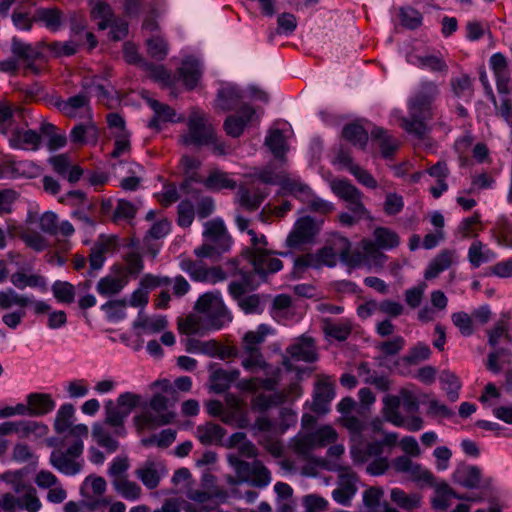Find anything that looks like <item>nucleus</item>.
<instances>
[{"label": "nucleus", "instance_id": "nucleus-63", "mask_svg": "<svg viewBox=\"0 0 512 512\" xmlns=\"http://www.w3.org/2000/svg\"><path fill=\"white\" fill-rule=\"evenodd\" d=\"M332 191L345 202L352 200L353 197L360 195V190L351 184L348 180L337 179L331 182Z\"/></svg>", "mask_w": 512, "mask_h": 512}, {"label": "nucleus", "instance_id": "nucleus-12", "mask_svg": "<svg viewBox=\"0 0 512 512\" xmlns=\"http://www.w3.org/2000/svg\"><path fill=\"white\" fill-rule=\"evenodd\" d=\"M188 131L180 137L184 145L206 146L214 142V129L208 125L204 116L193 111L187 122Z\"/></svg>", "mask_w": 512, "mask_h": 512}, {"label": "nucleus", "instance_id": "nucleus-55", "mask_svg": "<svg viewBox=\"0 0 512 512\" xmlns=\"http://www.w3.org/2000/svg\"><path fill=\"white\" fill-rule=\"evenodd\" d=\"M109 249L110 243L103 241L97 242L92 247L89 255L90 270L88 271V274L90 277H94L95 272L103 267L106 260L105 254L109 251Z\"/></svg>", "mask_w": 512, "mask_h": 512}, {"label": "nucleus", "instance_id": "nucleus-29", "mask_svg": "<svg viewBox=\"0 0 512 512\" xmlns=\"http://www.w3.org/2000/svg\"><path fill=\"white\" fill-rule=\"evenodd\" d=\"M147 103L154 112V116L148 122L149 128L159 131L162 124L175 122L176 112L172 107L155 99H148Z\"/></svg>", "mask_w": 512, "mask_h": 512}, {"label": "nucleus", "instance_id": "nucleus-37", "mask_svg": "<svg viewBox=\"0 0 512 512\" xmlns=\"http://www.w3.org/2000/svg\"><path fill=\"white\" fill-rule=\"evenodd\" d=\"M495 258V252L481 241L472 242L468 249V260L473 268H478L482 264L490 262Z\"/></svg>", "mask_w": 512, "mask_h": 512}, {"label": "nucleus", "instance_id": "nucleus-51", "mask_svg": "<svg viewBox=\"0 0 512 512\" xmlns=\"http://www.w3.org/2000/svg\"><path fill=\"white\" fill-rule=\"evenodd\" d=\"M10 281L18 289H25L26 287L46 289L47 286L45 277L38 274L27 275L19 271L11 275Z\"/></svg>", "mask_w": 512, "mask_h": 512}, {"label": "nucleus", "instance_id": "nucleus-14", "mask_svg": "<svg viewBox=\"0 0 512 512\" xmlns=\"http://www.w3.org/2000/svg\"><path fill=\"white\" fill-rule=\"evenodd\" d=\"M55 106L68 118H80L85 120L93 118L90 96L86 91H82L66 100H59L55 103Z\"/></svg>", "mask_w": 512, "mask_h": 512}, {"label": "nucleus", "instance_id": "nucleus-30", "mask_svg": "<svg viewBox=\"0 0 512 512\" xmlns=\"http://www.w3.org/2000/svg\"><path fill=\"white\" fill-rule=\"evenodd\" d=\"M286 351L295 361L311 363L317 358L314 342L309 337L302 336L297 342L290 345Z\"/></svg>", "mask_w": 512, "mask_h": 512}, {"label": "nucleus", "instance_id": "nucleus-26", "mask_svg": "<svg viewBox=\"0 0 512 512\" xmlns=\"http://www.w3.org/2000/svg\"><path fill=\"white\" fill-rule=\"evenodd\" d=\"M335 397L334 383L329 377L321 378L317 381L314 390L313 411L325 413L330 401Z\"/></svg>", "mask_w": 512, "mask_h": 512}, {"label": "nucleus", "instance_id": "nucleus-27", "mask_svg": "<svg viewBox=\"0 0 512 512\" xmlns=\"http://www.w3.org/2000/svg\"><path fill=\"white\" fill-rule=\"evenodd\" d=\"M28 416H43L52 412L56 406L52 396L48 393H30L26 397Z\"/></svg>", "mask_w": 512, "mask_h": 512}, {"label": "nucleus", "instance_id": "nucleus-9", "mask_svg": "<svg viewBox=\"0 0 512 512\" xmlns=\"http://www.w3.org/2000/svg\"><path fill=\"white\" fill-rule=\"evenodd\" d=\"M350 248V241L346 237L337 235L333 239L332 247L321 249L316 256L311 254L300 256L296 259L295 265L299 268H319L321 265L332 266L336 255L343 260H348Z\"/></svg>", "mask_w": 512, "mask_h": 512}, {"label": "nucleus", "instance_id": "nucleus-52", "mask_svg": "<svg viewBox=\"0 0 512 512\" xmlns=\"http://www.w3.org/2000/svg\"><path fill=\"white\" fill-rule=\"evenodd\" d=\"M323 331L326 336L338 341H344L351 333V324L348 321H332L325 319L323 322Z\"/></svg>", "mask_w": 512, "mask_h": 512}, {"label": "nucleus", "instance_id": "nucleus-41", "mask_svg": "<svg viewBox=\"0 0 512 512\" xmlns=\"http://www.w3.org/2000/svg\"><path fill=\"white\" fill-rule=\"evenodd\" d=\"M371 137L373 140L378 141L381 154L384 158L391 157L399 147L398 140L381 127H375L371 131Z\"/></svg>", "mask_w": 512, "mask_h": 512}, {"label": "nucleus", "instance_id": "nucleus-34", "mask_svg": "<svg viewBox=\"0 0 512 512\" xmlns=\"http://www.w3.org/2000/svg\"><path fill=\"white\" fill-rule=\"evenodd\" d=\"M240 371L238 369L224 370L216 369L210 375V387L216 393L225 392L238 377Z\"/></svg>", "mask_w": 512, "mask_h": 512}, {"label": "nucleus", "instance_id": "nucleus-60", "mask_svg": "<svg viewBox=\"0 0 512 512\" xmlns=\"http://www.w3.org/2000/svg\"><path fill=\"white\" fill-rule=\"evenodd\" d=\"M31 299L29 296L20 295L13 289L7 291H0V309H9L12 306L25 308L29 305Z\"/></svg>", "mask_w": 512, "mask_h": 512}, {"label": "nucleus", "instance_id": "nucleus-28", "mask_svg": "<svg viewBox=\"0 0 512 512\" xmlns=\"http://www.w3.org/2000/svg\"><path fill=\"white\" fill-rule=\"evenodd\" d=\"M457 261V255L454 250L444 249L441 250L428 264L424 273V278L427 280L434 279L440 273L449 269Z\"/></svg>", "mask_w": 512, "mask_h": 512}, {"label": "nucleus", "instance_id": "nucleus-22", "mask_svg": "<svg viewBox=\"0 0 512 512\" xmlns=\"http://www.w3.org/2000/svg\"><path fill=\"white\" fill-rule=\"evenodd\" d=\"M124 436L116 434V427H110L104 422H96L92 426V438L108 453H114L118 450L119 442L117 438Z\"/></svg>", "mask_w": 512, "mask_h": 512}, {"label": "nucleus", "instance_id": "nucleus-19", "mask_svg": "<svg viewBox=\"0 0 512 512\" xmlns=\"http://www.w3.org/2000/svg\"><path fill=\"white\" fill-rule=\"evenodd\" d=\"M270 314L275 321L284 325L300 318L293 305L292 298L287 294H279L274 297Z\"/></svg>", "mask_w": 512, "mask_h": 512}, {"label": "nucleus", "instance_id": "nucleus-42", "mask_svg": "<svg viewBox=\"0 0 512 512\" xmlns=\"http://www.w3.org/2000/svg\"><path fill=\"white\" fill-rule=\"evenodd\" d=\"M75 414L74 406L70 403H65L60 406L58 409L55 420H54V429L58 434L68 433L67 436H65L64 440L70 436V429L73 428L72 426V419Z\"/></svg>", "mask_w": 512, "mask_h": 512}, {"label": "nucleus", "instance_id": "nucleus-18", "mask_svg": "<svg viewBox=\"0 0 512 512\" xmlns=\"http://www.w3.org/2000/svg\"><path fill=\"white\" fill-rule=\"evenodd\" d=\"M167 474L166 467L162 461L146 460L139 468L135 470L136 477L147 489H155L160 481Z\"/></svg>", "mask_w": 512, "mask_h": 512}, {"label": "nucleus", "instance_id": "nucleus-43", "mask_svg": "<svg viewBox=\"0 0 512 512\" xmlns=\"http://www.w3.org/2000/svg\"><path fill=\"white\" fill-rule=\"evenodd\" d=\"M104 410V423L110 427H116V434L126 435V428L124 425L126 421L125 415L124 413H120L119 409L115 407V402L113 400L105 401Z\"/></svg>", "mask_w": 512, "mask_h": 512}, {"label": "nucleus", "instance_id": "nucleus-4", "mask_svg": "<svg viewBox=\"0 0 512 512\" xmlns=\"http://www.w3.org/2000/svg\"><path fill=\"white\" fill-rule=\"evenodd\" d=\"M89 435L88 426L85 424L74 425L70 429V436L74 438L66 449L58 448L50 454V464L67 476H74L80 473L84 466L82 458L84 443L83 439Z\"/></svg>", "mask_w": 512, "mask_h": 512}, {"label": "nucleus", "instance_id": "nucleus-59", "mask_svg": "<svg viewBox=\"0 0 512 512\" xmlns=\"http://www.w3.org/2000/svg\"><path fill=\"white\" fill-rule=\"evenodd\" d=\"M237 199L242 207L253 211L259 208L264 200V195L259 192H252L248 188L241 186L237 192Z\"/></svg>", "mask_w": 512, "mask_h": 512}, {"label": "nucleus", "instance_id": "nucleus-11", "mask_svg": "<svg viewBox=\"0 0 512 512\" xmlns=\"http://www.w3.org/2000/svg\"><path fill=\"white\" fill-rule=\"evenodd\" d=\"M230 465L234 468L239 481L249 482L256 487H266L271 482L270 471L259 461L248 463L237 456L228 457Z\"/></svg>", "mask_w": 512, "mask_h": 512}, {"label": "nucleus", "instance_id": "nucleus-15", "mask_svg": "<svg viewBox=\"0 0 512 512\" xmlns=\"http://www.w3.org/2000/svg\"><path fill=\"white\" fill-rule=\"evenodd\" d=\"M182 271L189 274L190 278L197 282L215 284L226 279L225 272L219 267L207 268L201 261L183 259L180 262Z\"/></svg>", "mask_w": 512, "mask_h": 512}, {"label": "nucleus", "instance_id": "nucleus-13", "mask_svg": "<svg viewBox=\"0 0 512 512\" xmlns=\"http://www.w3.org/2000/svg\"><path fill=\"white\" fill-rule=\"evenodd\" d=\"M241 275V281H232L229 284V293L246 314H260L263 311L260 297L256 294L246 295L251 284V274L245 272Z\"/></svg>", "mask_w": 512, "mask_h": 512}, {"label": "nucleus", "instance_id": "nucleus-6", "mask_svg": "<svg viewBox=\"0 0 512 512\" xmlns=\"http://www.w3.org/2000/svg\"><path fill=\"white\" fill-rule=\"evenodd\" d=\"M203 235L206 242L195 249V254L199 258L216 259L231 246V237L221 219L206 222Z\"/></svg>", "mask_w": 512, "mask_h": 512}, {"label": "nucleus", "instance_id": "nucleus-33", "mask_svg": "<svg viewBox=\"0 0 512 512\" xmlns=\"http://www.w3.org/2000/svg\"><path fill=\"white\" fill-rule=\"evenodd\" d=\"M179 76L188 89L195 88L202 76L201 63L192 57L184 59L179 68Z\"/></svg>", "mask_w": 512, "mask_h": 512}, {"label": "nucleus", "instance_id": "nucleus-25", "mask_svg": "<svg viewBox=\"0 0 512 512\" xmlns=\"http://www.w3.org/2000/svg\"><path fill=\"white\" fill-rule=\"evenodd\" d=\"M452 479L464 488L476 489L480 487L482 472L475 465L459 464L452 474Z\"/></svg>", "mask_w": 512, "mask_h": 512}, {"label": "nucleus", "instance_id": "nucleus-20", "mask_svg": "<svg viewBox=\"0 0 512 512\" xmlns=\"http://www.w3.org/2000/svg\"><path fill=\"white\" fill-rule=\"evenodd\" d=\"M489 66L494 74L498 93L507 96L510 93V70L506 57L501 53L493 54L489 59Z\"/></svg>", "mask_w": 512, "mask_h": 512}, {"label": "nucleus", "instance_id": "nucleus-17", "mask_svg": "<svg viewBox=\"0 0 512 512\" xmlns=\"http://www.w3.org/2000/svg\"><path fill=\"white\" fill-rule=\"evenodd\" d=\"M317 233L318 227L315 221L308 216L302 217L295 222L293 229L287 236L286 244L290 248H298L312 242Z\"/></svg>", "mask_w": 512, "mask_h": 512}, {"label": "nucleus", "instance_id": "nucleus-62", "mask_svg": "<svg viewBox=\"0 0 512 512\" xmlns=\"http://www.w3.org/2000/svg\"><path fill=\"white\" fill-rule=\"evenodd\" d=\"M16 501V508L27 512H38L42 507V503L34 487L29 488V491L23 495L16 497Z\"/></svg>", "mask_w": 512, "mask_h": 512}, {"label": "nucleus", "instance_id": "nucleus-2", "mask_svg": "<svg viewBox=\"0 0 512 512\" xmlns=\"http://www.w3.org/2000/svg\"><path fill=\"white\" fill-rule=\"evenodd\" d=\"M438 94L437 85L423 82L419 91L408 102V116L402 119V127L409 134L423 138L429 131L427 121L433 117L432 102Z\"/></svg>", "mask_w": 512, "mask_h": 512}, {"label": "nucleus", "instance_id": "nucleus-44", "mask_svg": "<svg viewBox=\"0 0 512 512\" xmlns=\"http://www.w3.org/2000/svg\"><path fill=\"white\" fill-rule=\"evenodd\" d=\"M279 185L283 190L292 194L301 201L307 199L310 195L311 188L303 183L298 177H291L284 173L283 177L280 179Z\"/></svg>", "mask_w": 512, "mask_h": 512}, {"label": "nucleus", "instance_id": "nucleus-49", "mask_svg": "<svg viewBox=\"0 0 512 512\" xmlns=\"http://www.w3.org/2000/svg\"><path fill=\"white\" fill-rule=\"evenodd\" d=\"M242 99V93L239 88L233 85L222 87L218 92V106L224 110H233Z\"/></svg>", "mask_w": 512, "mask_h": 512}, {"label": "nucleus", "instance_id": "nucleus-54", "mask_svg": "<svg viewBox=\"0 0 512 512\" xmlns=\"http://www.w3.org/2000/svg\"><path fill=\"white\" fill-rule=\"evenodd\" d=\"M271 332V328L266 324H260L255 331H249L243 338V351L260 350L266 336Z\"/></svg>", "mask_w": 512, "mask_h": 512}, {"label": "nucleus", "instance_id": "nucleus-46", "mask_svg": "<svg viewBox=\"0 0 512 512\" xmlns=\"http://www.w3.org/2000/svg\"><path fill=\"white\" fill-rule=\"evenodd\" d=\"M328 469L331 471L338 472V487L343 489H349L350 491L357 493L358 477L349 466H343L338 463H333L328 467Z\"/></svg>", "mask_w": 512, "mask_h": 512}, {"label": "nucleus", "instance_id": "nucleus-57", "mask_svg": "<svg viewBox=\"0 0 512 512\" xmlns=\"http://www.w3.org/2000/svg\"><path fill=\"white\" fill-rule=\"evenodd\" d=\"M112 485L119 495L129 501L138 500L142 494L141 487L136 482L130 481L128 477L113 481Z\"/></svg>", "mask_w": 512, "mask_h": 512}, {"label": "nucleus", "instance_id": "nucleus-39", "mask_svg": "<svg viewBox=\"0 0 512 512\" xmlns=\"http://www.w3.org/2000/svg\"><path fill=\"white\" fill-rule=\"evenodd\" d=\"M391 501L404 510L417 509L422 504V496L419 493H406L400 488H393L390 492Z\"/></svg>", "mask_w": 512, "mask_h": 512}, {"label": "nucleus", "instance_id": "nucleus-16", "mask_svg": "<svg viewBox=\"0 0 512 512\" xmlns=\"http://www.w3.org/2000/svg\"><path fill=\"white\" fill-rule=\"evenodd\" d=\"M393 469L403 473L416 483L433 485L435 477L433 473L421 464L413 462L408 456H399L392 461Z\"/></svg>", "mask_w": 512, "mask_h": 512}, {"label": "nucleus", "instance_id": "nucleus-58", "mask_svg": "<svg viewBox=\"0 0 512 512\" xmlns=\"http://www.w3.org/2000/svg\"><path fill=\"white\" fill-rule=\"evenodd\" d=\"M241 365L246 371L252 373L257 372L258 370L264 371L271 366L265 361L260 350L244 351Z\"/></svg>", "mask_w": 512, "mask_h": 512}, {"label": "nucleus", "instance_id": "nucleus-31", "mask_svg": "<svg viewBox=\"0 0 512 512\" xmlns=\"http://www.w3.org/2000/svg\"><path fill=\"white\" fill-rule=\"evenodd\" d=\"M128 278L125 274H118V275H106L105 277H102L97 285H96V291L97 293L102 297H113L117 294H119L123 288L127 285Z\"/></svg>", "mask_w": 512, "mask_h": 512}, {"label": "nucleus", "instance_id": "nucleus-35", "mask_svg": "<svg viewBox=\"0 0 512 512\" xmlns=\"http://www.w3.org/2000/svg\"><path fill=\"white\" fill-rule=\"evenodd\" d=\"M91 18L96 21L99 30L107 29L115 17L112 7L103 0L90 1Z\"/></svg>", "mask_w": 512, "mask_h": 512}, {"label": "nucleus", "instance_id": "nucleus-7", "mask_svg": "<svg viewBox=\"0 0 512 512\" xmlns=\"http://www.w3.org/2000/svg\"><path fill=\"white\" fill-rule=\"evenodd\" d=\"M374 240L363 239L361 247L365 258L374 262L377 266H383L387 256L380 250H391L400 244L399 235L390 228L377 227L373 231Z\"/></svg>", "mask_w": 512, "mask_h": 512}, {"label": "nucleus", "instance_id": "nucleus-1", "mask_svg": "<svg viewBox=\"0 0 512 512\" xmlns=\"http://www.w3.org/2000/svg\"><path fill=\"white\" fill-rule=\"evenodd\" d=\"M316 423V418L304 414L301 419V430L289 441V449L305 461L312 459L314 450L336 442L338 433L330 425H322L316 430H310Z\"/></svg>", "mask_w": 512, "mask_h": 512}, {"label": "nucleus", "instance_id": "nucleus-48", "mask_svg": "<svg viewBox=\"0 0 512 512\" xmlns=\"http://www.w3.org/2000/svg\"><path fill=\"white\" fill-rule=\"evenodd\" d=\"M453 495L454 490L446 482L439 483L431 499L432 508L440 512L446 511L451 505Z\"/></svg>", "mask_w": 512, "mask_h": 512}, {"label": "nucleus", "instance_id": "nucleus-36", "mask_svg": "<svg viewBox=\"0 0 512 512\" xmlns=\"http://www.w3.org/2000/svg\"><path fill=\"white\" fill-rule=\"evenodd\" d=\"M407 61L421 69H428L432 72H444L448 70L446 62L437 55H408Z\"/></svg>", "mask_w": 512, "mask_h": 512}, {"label": "nucleus", "instance_id": "nucleus-53", "mask_svg": "<svg viewBox=\"0 0 512 512\" xmlns=\"http://www.w3.org/2000/svg\"><path fill=\"white\" fill-rule=\"evenodd\" d=\"M203 183L206 188L214 191L236 188V182L229 177L228 173L220 170L212 171Z\"/></svg>", "mask_w": 512, "mask_h": 512}, {"label": "nucleus", "instance_id": "nucleus-45", "mask_svg": "<svg viewBox=\"0 0 512 512\" xmlns=\"http://www.w3.org/2000/svg\"><path fill=\"white\" fill-rule=\"evenodd\" d=\"M48 426L35 420H19L18 436L30 440L40 439L48 434Z\"/></svg>", "mask_w": 512, "mask_h": 512}, {"label": "nucleus", "instance_id": "nucleus-32", "mask_svg": "<svg viewBox=\"0 0 512 512\" xmlns=\"http://www.w3.org/2000/svg\"><path fill=\"white\" fill-rule=\"evenodd\" d=\"M69 137L71 142L74 144L83 145L88 142L95 143L98 140L99 131L95 122L93 121V118L75 125L72 128Z\"/></svg>", "mask_w": 512, "mask_h": 512}, {"label": "nucleus", "instance_id": "nucleus-21", "mask_svg": "<svg viewBox=\"0 0 512 512\" xmlns=\"http://www.w3.org/2000/svg\"><path fill=\"white\" fill-rule=\"evenodd\" d=\"M39 228L46 234L52 236H62L64 238H69L75 232L73 225L65 220L62 222H58V216L52 212L47 211L43 213L39 217Z\"/></svg>", "mask_w": 512, "mask_h": 512}, {"label": "nucleus", "instance_id": "nucleus-8", "mask_svg": "<svg viewBox=\"0 0 512 512\" xmlns=\"http://www.w3.org/2000/svg\"><path fill=\"white\" fill-rule=\"evenodd\" d=\"M194 309L203 314L214 329H220L232 320L219 291H210L201 295L196 301Z\"/></svg>", "mask_w": 512, "mask_h": 512}, {"label": "nucleus", "instance_id": "nucleus-23", "mask_svg": "<svg viewBox=\"0 0 512 512\" xmlns=\"http://www.w3.org/2000/svg\"><path fill=\"white\" fill-rule=\"evenodd\" d=\"M11 50L12 53L22 61L26 69L31 70L33 73H38L35 62L42 57L38 46H33L14 37L12 39Z\"/></svg>", "mask_w": 512, "mask_h": 512}, {"label": "nucleus", "instance_id": "nucleus-56", "mask_svg": "<svg viewBox=\"0 0 512 512\" xmlns=\"http://www.w3.org/2000/svg\"><path fill=\"white\" fill-rule=\"evenodd\" d=\"M343 137L352 143L354 146H358L360 148H365L367 142H368V133L363 128V126L356 124V123H350L344 126L342 130Z\"/></svg>", "mask_w": 512, "mask_h": 512}, {"label": "nucleus", "instance_id": "nucleus-10", "mask_svg": "<svg viewBox=\"0 0 512 512\" xmlns=\"http://www.w3.org/2000/svg\"><path fill=\"white\" fill-rule=\"evenodd\" d=\"M206 410L209 415L220 417L228 425L247 428L250 424L241 401L235 396L226 398V407L219 400H210L206 403Z\"/></svg>", "mask_w": 512, "mask_h": 512}, {"label": "nucleus", "instance_id": "nucleus-40", "mask_svg": "<svg viewBox=\"0 0 512 512\" xmlns=\"http://www.w3.org/2000/svg\"><path fill=\"white\" fill-rule=\"evenodd\" d=\"M34 20L41 22L51 31H57L62 26L63 15L62 12L55 7L51 8H38L34 14Z\"/></svg>", "mask_w": 512, "mask_h": 512}, {"label": "nucleus", "instance_id": "nucleus-50", "mask_svg": "<svg viewBox=\"0 0 512 512\" xmlns=\"http://www.w3.org/2000/svg\"><path fill=\"white\" fill-rule=\"evenodd\" d=\"M265 145L269 148L275 158L284 160V156L288 151L286 138L281 130L272 129L269 131L265 139Z\"/></svg>", "mask_w": 512, "mask_h": 512}, {"label": "nucleus", "instance_id": "nucleus-47", "mask_svg": "<svg viewBox=\"0 0 512 512\" xmlns=\"http://www.w3.org/2000/svg\"><path fill=\"white\" fill-rule=\"evenodd\" d=\"M224 435V429L220 425L212 422L200 425L196 429V437L205 445L221 442Z\"/></svg>", "mask_w": 512, "mask_h": 512}, {"label": "nucleus", "instance_id": "nucleus-3", "mask_svg": "<svg viewBox=\"0 0 512 512\" xmlns=\"http://www.w3.org/2000/svg\"><path fill=\"white\" fill-rule=\"evenodd\" d=\"M160 386L163 393H155L150 401L142 406V411L133 418L138 431L153 430L171 423L175 414L170 410L172 402L167 396L173 392L168 380L155 381L152 389Z\"/></svg>", "mask_w": 512, "mask_h": 512}, {"label": "nucleus", "instance_id": "nucleus-24", "mask_svg": "<svg viewBox=\"0 0 512 512\" xmlns=\"http://www.w3.org/2000/svg\"><path fill=\"white\" fill-rule=\"evenodd\" d=\"M255 115V110L249 105H243L236 115H230L224 122V129L226 133L234 138L239 137L247 124L252 120Z\"/></svg>", "mask_w": 512, "mask_h": 512}, {"label": "nucleus", "instance_id": "nucleus-64", "mask_svg": "<svg viewBox=\"0 0 512 512\" xmlns=\"http://www.w3.org/2000/svg\"><path fill=\"white\" fill-rule=\"evenodd\" d=\"M51 289L58 302L69 304L74 301L75 288L71 283L57 280L53 283Z\"/></svg>", "mask_w": 512, "mask_h": 512}, {"label": "nucleus", "instance_id": "nucleus-61", "mask_svg": "<svg viewBox=\"0 0 512 512\" xmlns=\"http://www.w3.org/2000/svg\"><path fill=\"white\" fill-rule=\"evenodd\" d=\"M442 389L446 392L448 399L455 402L459 397L461 383L458 377L449 371H443L440 376Z\"/></svg>", "mask_w": 512, "mask_h": 512}, {"label": "nucleus", "instance_id": "nucleus-5", "mask_svg": "<svg viewBox=\"0 0 512 512\" xmlns=\"http://www.w3.org/2000/svg\"><path fill=\"white\" fill-rule=\"evenodd\" d=\"M248 235L250 236L251 247L244 251V255L252 264L254 271L260 276L280 271L283 268V263L266 249V237L258 235L254 230H248Z\"/></svg>", "mask_w": 512, "mask_h": 512}, {"label": "nucleus", "instance_id": "nucleus-38", "mask_svg": "<svg viewBox=\"0 0 512 512\" xmlns=\"http://www.w3.org/2000/svg\"><path fill=\"white\" fill-rule=\"evenodd\" d=\"M10 143L13 147L25 150H36L40 144V135L34 130H16Z\"/></svg>", "mask_w": 512, "mask_h": 512}]
</instances>
